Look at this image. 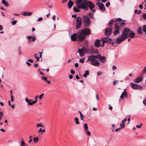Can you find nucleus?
<instances>
[{
  "mask_svg": "<svg viewBox=\"0 0 146 146\" xmlns=\"http://www.w3.org/2000/svg\"><path fill=\"white\" fill-rule=\"evenodd\" d=\"M43 19V18L42 17H40V18H39L38 19H37V21H41Z\"/></svg>",
  "mask_w": 146,
  "mask_h": 146,
  "instance_id": "nucleus-49",
  "label": "nucleus"
},
{
  "mask_svg": "<svg viewBox=\"0 0 146 146\" xmlns=\"http://www.w3.org/2000/svg\"><path fill=\"white\" fill-rule=\"evenodd\" d=\"M86 51V49L85 47H83L81 49H79L78 52L79 53L80 56L82 57L85 54Z\"/></svg>",
  "mask_w": 146,
  "mask_h": 146,
  "instance_id": "nucleus-11",
  "label": "nucleus"
},
{
  "mask_svg": "<svg viewBox=\"0 0 146 146\" xmlns=\"http://www.w3.org/2000/svg\"><path fill=\"white\" fill-rule=\"evenodd\" d=\"M94 44L96 47H100L101 46L100 40L99 39L96 40L95 41Z\"/></svg>",
  "mask_w": 146,
  "mask_h": 146,
  "instance_id": "nucleus-16",
  "label": "nucleus"
},
{
  "mask_svg": "<svg viewBox=\"0 0 146 146\" xmlns=\"http://www.w3.org/2000/svg\"><path fill=\"white\" fill-rule=\"evenodd\" d=\"M143 104H145L146 106V99H145V101H143Z\"/></svg>",
  "mask_w": 146,
  "mask_h": 146,
  "instance_id": "nucleus-63",
  "label": "nucleus"
},
{
  "mask_svg": "<svg viewBox=\"0 0 146 146\" xmlns=\"http://www.w3.org/2000/svg\"><path fill=\"white\" fill-rule=\"evenodd\" d=\"M118 82L117 80H114L113 82V84L114 85H115L117 84Z\"/></svg>",
  "mask_w": 146,
  "mask_h": 146,
  "instance_id": "nucleus-51",
  "label": "nucleus"
},
{
  "mask_svg": "<svg viewBox=\"0 0 146 146\" xmlns=\"http://www.w3.org/2000/svg\"><path fill=\"white\" fill-rule=\"evenodd\" d=\"M119 24L117 23H115V27L116 29H119Z\"/></svg>",
  "mask_w": 146,
  "mask_h": 146,
  "instance_id": "nucleus-27",
  "label": "nucleus"
},
{
  "mask_svg": "<svg viewBox=\"0 0 146 146\" xmlns=\"http://www.w3.org/2000/svg\"><path fill=\"white\" fill-rule=\"evenodd\" d=\"M143 31L145 32V34L146 35V25L143 26Z\"/></svg>",
  "mask_w": 146,
  "mask_h": 146,
  "instance_id": "nucleus-36",
  "label": "nucleus"
},
{
  "mask_svg": "<svg viewBox=\"0 0 146 146\" xmlns=\"http://www.w3.org/2000/svg\"><path fill=\"white\" fill-rule=\"evenodd\" d=\"M143 17L144 19H146V13L143 14Z\"/></svg>",
  "mask_w": 146,
  "mask_h": 146,
  "instance_id": "nucleus-56",
  "label": "nucleus"
},
{
  "mask_svg": "<svg viewBox=\"0 0 146 146\" xmlns=\"http://www.w3.org/2000/svg\"><path fill=\"white\" fill-rule=\"evenodd\" d=\"M130 85L132 88L134 89L141 90L143 88L142 86L132 82L130 83Z\"/></svg>",
  "mask_w": 146,
  "mask_h": 146,
  "instance_id": "nucleus-10",
  "label": "nucleus"
},
{
  "mask_svg": "<svg viewBox=\"0 0 146 146\" xmlns=\"http://www.w3.org/2000/svg\"><path fill=\"white\" fill-rule=\"evenodd\" d=\"M70 72L72 74H73L75 73L74 71L72 69L71 70Z\"/></svg>",
  "mask_w": 146,
  "mask_h": 146,
  "instance_id": "nucleus-52",
  "label": "nucleus"
},
{
  "mask_svg": "<svg viewBox=\"0 0 146 146\" xmlns=\"http://www.w3.org/2000/svg\"><path fill=\"white\" fill-rule=\"evenodd\" d=\"M83 117H84V116L82 114H81V115H80V118L81 120H83Z\"/></svg>",
  "mask_w": 146,
  "mask_h": 146,
  "instance_id": "nucleus-50",
  "label": "nucleus"
},
{
  "mask_svg": "<svg viewBox=\"0 0 146 146\" xmlns=\"http://www.w3.org/2000/svg\"><path fill=\"white\" fill-rule=\"evenodd\" d=\"M89 72L88 70H86L85 71L84 74L83 75V76L85 77L86 78L87 76L89 75Z\"/></svg>",
  "mask_w": 146,
  "mask_h": 146,
  "instance_id": "nucleus-23",
  "label": "nucleus"
},
{
  "mask_svg": "<svg viewBox=\"0 0 146 146\" xmlns=\"http://www.w3.org/2000/svg\"><path fill=\"white\" fill-rule=\"evenodd\" d=\"M125 127V125L122 122L120 124V128L121 129V128H123Z\"/></svg>",
  "mask_w": 146,
  "mask_h": 146,
  "instance_id": "nucleus-34",
  "label": "nucleus"
},
{
  "mask_svg": "<svg viewBox=\"0 0 146 146\" xmlns=\"http://www.w3.org/2000/svg\"><path fill=\"white\" fill-rule=\"evenodd\" d=\"M119 29H116L115 30L113 33V34L114 35H116L117 34H119Z\"/></svg>",
  "mask_w": 146,
  "mask_h": 146,
  "instance_id": "nucleus-26",
  "label": "nucleus"
},
{
  "mask_svg": "<svg viewBox=\"0 0 146 146\" xmlns=\"http://www.w3.org/2000/svg\"><path fill=\"white\" fill-rule=\"evenodd\" d=\"M27 38L28 39L27 41L28 44L30 43L31 42V41L34 42L36 39L35 37L34 36H27Z\"/></svg>",
  "mask_w": 146,
  "mask_h": 146,
  "instance_id": "nucleus-15",
  "label": "nucleus"
},
{
  "mask_svg": "<svg viewBox=\"0 0 146 146\" xmlns=\"http://www.w3.org/2000/svg\"><path fill=\"white\" fill-rule=\"evenodd\" d=\"M122 21V19L120 18H118V19H116V21H119V22H121Z\"/></svg>",
  "mask_w": 146,
  "mask_h": 146,
  "instance_id": "nucleus-46",
  "label": "nucleus"
},
{
  "mask_svg": "<svg viewBox=\"0 0 146 146\" xmlns=\"http://www.w3.org/2000/svg\"><path fill=\"white\" fill-rule=\"evenodd\" d=\"M74 3L71 1L70 0L68 3V6L69 8H71L73 5Z\"/></svg>",
  "mask_w": 146,
  "mask_h": 146,
  "instance_id": "nucleus-19",
  "label": "nucleus"
},
{
  "mask_svg": "<svg viewBox=\"0 0 146 146\" xmlns=\"http://www.w3.org/2000/svg\"><path fill=\"white\" fill-rule=\"evenodd\" d=\"M112 68L113 70H114L116 69V67L115 66L113 65L112 67Z\"/></svg>",
  "mask_w": 146,
  "mask_h": 146,
  "instance_id": "nucleus-53",
  "label": "nucleus"
},
{
  "mask_svg": "<svg viewBox=\"0 0 146 146\" xmlns=\"http://www.w3.org/2000/svg\"><path fill=\"white\" fill-rule=\"evenodd\" d=\"M96 5L99 7V9L102 11H105L106 10L105 7L104 5L101 2H98L96 3Z\"/></svg>",
  "mask_w": 146,
  "mask_h": 146,
  "instance_id": "nucleus-12",
  "label": "nucleus"
},
{
  "mask_svg": "<svg viewBox=\"0 0 146 146\" xmlns=\"http://www.w3.org/2000/svg\"><path fill=\"white\" fill-rule=\"evenodd\" d=\"M86 3L85 5V8H84V9L85 10H87L88 9V6L90 10H92L95 8V5L93 3L90 1H88L86 0Z\"/></svg>",
  "mask_w": 146,
  "mask_h": 146,
  "instance_id": "nucleus-8",
  "label": "nucleus"
},
{
  "mask_svg": "<svg viewBox=\"0 0 146 146\" xmlns=\"http://www.w3.org/2000/svg\"><path fill=\"white\" fill-rule=\"evenodd\" d=\"M21 146H26L25 143L23 141L21 142Z\"/></svg>",
  "mask_w": 146,
  "mask_h": 146,
  "instance_id": "nucleus-38",
  "label": "nucleus"
},
{
  "mask_svg": "<svg viewBox=\"0 0 146 146\" xmlns=\"http://www.w3.org/2000/svg\"><path fill=\"white\" fill-rule=\"evenodd\" d=\"M3 115V113L1 112H0V120L1 119Z\"/></svg>",
  "mask_w": 146,
  "mask_h": 146,
  "instance_id": "nucleus-54",
  "label": "nucleus"
},
{
  "mask_svg": "<svg viewBox=\"0 0 146 146\" xmlns=\"http://www.w3.org/2000/svg\"><path fill=\"white\" fill-rule=\"evenodd\" d=\"M119 23V24L121 27L124 26V25H125V23L123 21L121 23Z\"/></svg>",
  "mask_w": 146,
  "mask_h": 146,
  "instance_id": "nucleus-35",
  "label": "nucleus"
},
{
  "mask_svg": "<svg viewBox=\"0 0 146 146\" xmlns=\"http://www.w3.org/2000/svg\"><path fill=\"white\" fill-rule=\"evenodd\" d=\"M36 126L37 127H44V126L43 125H42L41 123H38L37 124H36Z\"/></svg>",
  "mask_w": 146,
  "mask_h": 146,
  "instance_id": "nucleus-37",
  "label": "nucleus"
},
{
  "mask_svg": "<svg viewBox=\"0 0 146 146\" xmlns=\"http://www.w3.org/2000/svg\"><path fill=\"white\" fill-rule=\"evenodd\" d=\"M142 80V78L141 77H139L137 78H136L134 80V82L136 83H139Z\"/></svg>",
  "mask_w": 146,
  "mask_h": 146,
  "instance_id": "nucleus-20",
  "label": "nucleus"
},
{
  "mask_svg": "<svg viewBox=\"0 0 146 146\" xmlns=\"http://www.w3.org/2000/svg\"><path fill=\"white\" fill-rule=\"evenodd\" d=\"M127 118H126L123 120L122 121V122L123 123H124V122L125 121H127Z\"/></svg>",
  "mask_w": 146,
  "mask_h": 146,
  "instance_id": "nucleus-59",
  "label": "nucleus"
},
{
  "mask_svg": "<svg viewBox=\"0 0 146 146\" xmlns=\"http://www.w3.org/2000/svg\"><path fill=\"white\" fill-rule=\"evenodd\" d=\"M73 9L74 11L76 12H78L80 11L76 7H74Z\"/></svg>",
  "mask_w": 146,
  "mask_h": 146,
  "instance_id": "nucleus-29",
  "label": "nucleus"
},
{
  "mask_svg": "<svg viewBox=\"0 0 146 146\" xmlns=\"http://www.w3.org/2000/svg\"><path fill=\"white\" fill-rule=\"evenodd\" d=\"M114 20L113 19H111L109 22V25L110 26H112L113 23L114 22Z\"/></svg>",
  "mask_w": 146,
  "mask_h": 146,
  "instance_id": "nucleus-28",
  "label": "nucleus"
},
{
  "mask_svg": "<svg viewBox=\"0 0 146 146\" xmlns=\"http://www.w3.org/2000/svg\"><path fill=\"white\" fill-rule=\"evenodd\" d=\"M44 95V94H41L39 96V98L40 99H41L43 98V96Z\"/></svg>",
  "mask_w": 146,
  "mask_h": 146,
  "instance_id": "nucleus-47",
  "label": "nucleus"
},
{
  "mask_svg": "<svg viewBox=\"0 0 146 146\" xmlns=\"http://www.w3.org/2000/svg\"><path fill=\"white\" fill-rule=\"evenodd\" d=\"M78 32L80 35L84 36L88 35L91 34L90 30L88 28H85L84 29L80 30Z\"/></svg>",
  "mask_w": 146,
  "mask_h": 146,
  "instance_id": "nucleus-5",
  "label": "nucleus"
},
{
  "mask_svg": "<svg viewBox=\"0 0 146 146\" xmlns=\"http://www.w3.org/2000/svg\"><path fill=\"white\" fill-rule=\"evenodd\" d=\"M86 3V0H76V1L77 8L83 9L84 8H85V5Z\"/></svg>",
  "mask_w": 146,
  "mask_h": 146,
  "instance_id": "nucleus-4",
  "label": "nucleus"
},
{
  "mask_svg": "<svg viewBox=\"0 0 146 146\" xmlns=\"http://www.w3.org/2000/svg\"><path fill=\"white\" fill-rule=\"evenodd\" d=\"M102 72L99 71L97 73L98 76H99L102 74Z\"/></svg>",
  "mask_w": 146,
  "mask_h": 146,
  "instance_id": "nucleus-55",
  "label": "nucleus"
},
{
  "mask_svg": "<svg viewBox=\"0 0 146 146\" xmlns=\"http://www.w3.org/2000/svg\"><path fill=\"white\" fill-rule=\"evenodd\" d=\"M98 58H99L98 59H99V60L101 62L104 63L106 62V58L104 56H100L98 57Z\"/></svg>",
  "mask_w": 146,
  "mask_h": 146,
  "instance_id": "nucleus-17",
  "label": "nucleus"
},
{
  "mask_svg": "<svg viewBox=\"0 0 146 146\" xmlns=\"http://www.w3.org/2000/svg\"><path fill=\"white\" fill-rule=\"evenodd\" d=\"M146 72V66L144 68V70H143V72Z\"/></svg>",
  "mask_w": 146,
  "mask_h": 146,
  "instance_id": "nucleus-64",
  "label": "nucleus"
},
{
  "mask_svg": "<svg viewBox=\"0 0 146 146\" xmlns=\"http://www.w3.org/2000/svg\"><path fill=\"white\" fill-rule=\"evenodd\" d=\"M86 132L87 133V134H88V135H90V134H91V133L89 131H88V130H86Z\"/></svg>",
  "mask_w": 146,
  "mask_h": 146,
  "instance_id": "nucleus-48",
  "label": "nucleus"
},
{
  "mask_svg": "<svg viewBox=\"0 0 146 146\" xmlns=\"http://www.w3.org/2000/svg\"><path fill=\"white\" fill-rule=\"evenodd\" d=\"M122 36L125 38L127 37L133 38L135 36V34L132 31L128 28H125L122 32Z\"/></svg>",
  "mask_w": 146,
  "mask_h": 146,
  "instance_id": "nucleus-2",
  "label": "nucleus"
},
{
  "mask_svg": "<svg viewBox=\"0 0 146 146\" xmlns=\"http://www.w3.org/2000/svg\"><path fill=\"white\" fill-rule=\"evenodd\" d=\"M6 7H8L9 6V4L7 1H6L5 0H2L1 2Z\"/></svg>",
  "mask_w": 146,
  "mask_h": 146,
  "instance_id": "nucleus-22",
  "label": "nucleus"
},
{
  "mask_svg": "<svg viewBox=\"0 0 146 146\" xmlns=\"http://www.w3.org/2000/svg\"><path fill=\"white\" fill-rule=\"evenodd\" d=\"M41 79L44 81L47 80V78L45 76H43L41 77Z\"/></svg>",
  "mask_w": 146,
  "mask_h": 146,
  "instance_id": "nucleus-40",
  "label": "nucleus"
},
{
  "mask_svg": "<svg viewBox=\"0 0 146 146\" xmlns=\"http://www.w3.org/2000/svg\"><path fill=\"white\" fill-rule=\"evenodd\" d=\"M137 32L139 34H141L142 33V28L141 27H139L137 29Z\"/></svg>",
  "mask_w": 146,
  "mask_h": 146,
  "instance_id": "nucleus-24",
  "label": "nucleus"
},
{
  "mask_svg": "<svg viewBox=\"0 0 146 146\" xmlns=\"http://www.w3.org/2000/svg\"><path fill=\"white\" fill-rule=\"evenodd\" d=\"M139 8L141 9H142L143 8V6L141 4L140 5H139Z\"/></svg>",
  "mask_w": 146,
  "mask_h": 146,
  "instance_id": "nucleus-61",
  "label": "nucleus"
},
{
  "mask_svg": "<svg viewBox=\"0 0 146 146\" xmlns=\"http://www.w3.org/2000/svg\"><path fill=\"white\" fill-rule=\"evenodd\" d=\"M79 62L81 63H83L84 62V59L83 58L80 59L79 60Z\"/></svg>",
  "mask_w": 146,
  "mask_h": 146,
  "instance_id": "nucleus-42",
  "label": "nucleus"
},
{
  "mask_svg": "<svg viewBox=\"0 0 146 146\" xmlns=\"http://www.w3.org/2000/svg\"><path fill=\"white\" fill-rule=\"evenodd\" d=\"M89 15H89V16L92 18H94V15L93 14H91L90 13H89Z\"/></svg>",
  "mask_w": 146,
  "mask_h": 146,
  "instance_id": "nucleus-43",
  "label": "nucleus"
},
{
  "mask_svg": "<svg viewBox=\"0 0 146 146\" xmlns=\"http://www.w3.org/2000/svg\"><path fill=\"white\" fill-rule=\"evenodd\" d=\"M126 39L123 36H121V37L116 38L115 40V42L117 44H119Z\"/></svg>",
  "mask_w": 146,
  "mask_h": 146,
  "instance_id": "nucleus-13",
  "label": "nucleus"
},
{
  "mask_svg": "<svg viewBox=\"0 0 146 146\" xmlns=\"http://www.w3.org/2000/svg\"><path fill=\"white\" fill-rule=\"evenodd\" d=\"M112 33V30L111 28H106L105 30V34L106 36H110Z\"/></svg>",
  "mask_w": 146,
  "mask_h": 146,
  "instance_id": "nucleus-14",
  "label": "nucleus"
},
{
  "mask_svg": "<svg viewBox=\"0 0 146 146\" xmlns=\"http://www.w3.org/2000/svg\"><path fill=\"white\" fill-rule=\"evenodd\" d=\"M11 101L12 102H13L14 101V98H13V96L12 95H11Z\"/></svg>",
  "mask_w": 146,
  "mask_h": 146,
  "instance_id": "nucleus-44",
  "label": "nucleus"
},
{
  "mask_svg": "<svg viewBox=\"0 0 146 146\" xmlns=\"http://www.w3.org/2000/svg\"><path fill=\"white\" fill-rule=\"evenodd\" d=\"M110 5V3L109 2L106 3V6L107 7H108Z\"/></svg>",
  "mask_w": 146,
  "mask_h": 146,
  "instance_id": "nucleus-45",
  "label": "nucleus"
},
{
  "mask_svg": "<svg viewBox=\"0 0 146 146\" xmlns=\"http://www.w3.org/2000/svg\"><path fill=\"white\" fill-rule=\"evenodd\" d=\"M32 13V12H25L21 14L25 16H26L27 15L30 16L31 15Z\"/></svg>",
  "mask_w": 146,
  "mask_h": 146,
  "instance_id": "nucleus-21",
  "label": "nucleus"
},
{
  "mask_svg": "<svg viewBox=\"0 0 146 146\" xmlns=\"http://www.w3.org/2000/svg\"><path fill=\"white\" fill-rule=\"evenodd\" d=\"M74 66L76 67H77L78 66V63H76L75 64Z\"/></svg>",
  "mask_w": 146,
  "mask_h": 146,
  "instance_id": "nucleus-62",
  "label": "nucleus"
},
{
  "mask_svg": "<svg viewBox=\"0 0 146 146\" xmlns=\"http://www.w3.org/2000/svg\"><path fill=\"white\" fill-rule=\"evenodd\" d=\"M33 141L35 143H36L38 141V137H35L33 139Z\"/></svg>",
  "mask_w": 146,
  "mask_h": 146,
  "instance_id": "nucleus-31",
  "label": "nucleus"
},
{
  "mask_svg": "<svg viewBox=\"0 0 146 146\" xmlns=\"http://www.w3.org/2000/svg\"><path fill=\"white\" fill-rule=\"evenodd\" d=\"M101 54H99L98 55H92L88 57V60L86 62L88 61H90L92 65L94 66H98L100 65V62L97 59L99 58L98 57L101 56Z\"/></svg>",
  "mask_w": 146,
  "mask_h": 146,
  "instance_id": "nucleus-1",
  "label": "nucleus"
},
{
  "mask_svg": "<svg viewBox=\"0 0 146 146\" xmlns=\"http://www.w3.org/2000/svg\"><path fill=\"white\" fill-rule=\"evenodd\" d=\"M78 31L77 34L73 33L71 36V39L72 41H77L80 42H83L85 40V36H81L79 35Z\"/></svg>",
  "mask_w": 146,
  "mask_h": 146,
  "instance_id": "nucleus-3",
  "label": "nucleus"
},
{
  "mask_svg": "<svg viewBox=\"0 0 146 146\" xmlns=\"http://www.w3.org/2000/svg\"><path fill=\"white\" fill-rule=\"evenodd\" d=\"M101 40V41L103 42L102 44V46H104L105 42L112 44V45H113L114 44L113 40L108 37L102 38Z\"/></svg>",
  "mask_w": 146,
  "mask_h": 146,
  "instance_id": "nucleus-6",
  "label": "nucleus"
},
{
  "mask_svg": "<svg viewBox=\"0 0 146 146\" xmlns=\"http://www.w3.org/2000/svg\"><path fill=\"white\" fill-rule=\"evenodd\" d=\"M74 120L76 123V124H78L79 123V122L78 121V119L77 117H75L74 118Z\"/></svg>",
  "mask_w": 146,
  "mask_h": 146,
  "instance_id": "nucleus-30",
  "label": "nucleus"
},
{
  "mask_svg": "<svg viewBox=\"0 0 146 146\" xmlns=\"http://www.w3.org/2000/svg\"><path fill=\"white\" fill-rule=\"evenodd\" d=\"M38 64L37 63L35 64L34 65V66L36 68H37V67H38Z\"/></svg>",
  "mask_w": 146,
  "mask_h": 146,
  "instance_id": "nucleus-60",
  "label": "nucleus"
},
{
  "mask_svg": "<svg viewBox=\"0 0 146 146\" xmlns=\"http://www.w3.org/2000/svg\"><path fill=\"white\" fill-rule=\"evenodd\" d=\"M34 56H35V58L37 59V61L39 60V57H38V55L36 54L35 53L34 54Z\"/></svg>",
  "mask_w": 146,
  "mask_h": 146,
  "instance_id": "nucleus-32",
  "label": "nucleus"
},
{
  "mask_svg": "<svg viewBox=\"0 0 146 146\" xmlns=\"http://www.w3.org/2000/svg\"><path fill=\"white\" fill-rule=\"evenodd\" d=\"M17 20H14L12 21L11 22V23H12V25H15L17 23Z\"/></svg>",
  "mask_w": 146,
  "mask_h": 146,
  "instance_id": "nucleus-33",
  "label": "nucleus"
},
{
  "mask_svg": "<svg viewBox=\"0 0 146 146\" xmlns=\"http://www.w3.org/2000/svg\"><path fill=\"white\" fill-rule=\"evenodd\" d=\"M25 102L28 103V105H30L31 106H32V102H31V101H32L33 100L32 99H30V100H29L27 98H25Z\"/></svg>",
  "mask_w": 146,
  "mask_h": 146,
  "instance_id": "nucleus-18",
  "label": "nucleus"
},
{
  "mask_svg": "<svg viewBox=\"0 0 146 146\" xmlns=\"http://www.w3.org/2000/svg\"><path fill=\"white\" fill-rule=\"evenodd\" d=\"M82 19L80 17H77L76 19V29H79L82 25Z\"/></svg>",
  "mask_w": 146,
  "mask_h": 146,
  "instance_id": "nucleus-9",
  "label": "nucleus"
},
{
  "mask_svg": "<svg viewBox=\"0 0 146 146\" xmlns=\"http://www.w3.org/2000/svg\"><path fill=\"white\" fill-rule=\"evenodd\" d=\"M28 61H29L31 62H33V60L32 59H29L27 60Z\"/></svg>",
  "mask_w": 146,
  "mask_h": 146,
  "instance_id": "nucleus-58",
  "label": "nucleus"
},
{
  "mask_svg": "<svg viewBox=\"0 0 146 146\" xmlns=\"http://www.w3.org/2000/svg\"><path fill=\"white\" fill-rule=\"evenodd\" d=\"M143 125V124L141 123H140V125H137L136 126V127L138 128H140L141 126Z\"/></svg>",
  "mask_w": 146,
  "mask_h": 146,
  "instance_id": "nucleus-41",
  "label": "nucleus"
},
{
  "mask_svg": "<svg viewBox=\"0 0 146 146\" xmlns=\"http://www.w3.org/2000/svg\"><path fill=\"white\" fill-rule=\"evenodd\" d=\"M84 128L86 130H88V126L87 124L86 123H85L84 124Z\"/></svg>",
  "mask_w": 146,
  "mask_h": 146,
  "instance_id": "nucleus-39",
  "label": "nucleus"
},
{
  "mask_svg": "<svg viewBox=\"0 0 146 146\" xmlns=\"http://www.w3.org/2000/svg\"><path fill=\"white\" fill-rule=\"evenodd\" d=\"M127 96V93L122 92L120 97L122 99V100H123L124 97L126 96Z\"/></svg>",
  "mask_w": 146,
  "mask_h": 146,
  "instance_id": "nucleus-25",
  "label": "nucleus"
},
{
  "mask_svg": "<svg viewBox=\"0 0 146 146\" xmlns=\"http://www.w3.org/2000/svg\"><path fill=\"white\" fill-rule=\"evenodd\" d=\"M38 96H36L35 98V101H36V102H37V98H38Z\"/></svg>",
  "mask_w": 146,
  "mask_h": 146,
  "instance_id": "nucleus-57",
  "label": "nucleus"
},
{
  "mask_svg": "<svg viewBox=\"0 0 146 146\" xmlns=\"http://www.w3.org/2000/svg\"><path fill=\"white\" fill-rule=\"evenodd\" d=\"M83 21L84 25L86 27H88L91 23L90 19L88 16L86 15H84L83 16Z\"/></svg>",
  "mask_w": 146,
  "mask_h": 146,
  "instance_id": "nucleus-7",
  "label": "nucleus"
}]
</instances>
